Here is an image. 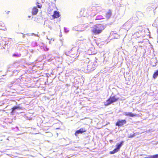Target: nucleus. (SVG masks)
I'll return each instance as SVG.
<instances>
[{"instance_id": "obj_19", "label": "nucleus", "mask_w": 158, "mask_h": 158, "mask_svg": "<svg viewBox=\"0 0 158 158\" xmlns=\"http://www.w3.org/2000/svg\"><path fill=\"white\" fill-rule=\"evenodd\" d=\"M51 40L52 41V39H51Z\"/></svg>"}, {"instance_id": "obj_8", "label": "nucleus", "mask_w": 158, "mask_h": 158, "mask_svg": "<svg viewBox=\"0 0 158 158\" xmlns=\"http://www.w3.org/2000/svg\"><path fill=\"white\" fill-rule=\"evenodd\" d=\"M32 14L33 15H36L38 12V9L35 7H34L32 9Z\"/></svg>"}, {"instance_id": "obj_16", "label": "nucleus", "mask_w": 158, "mask_h": 158, "mask_svg": "<svg viewBox=\"0 0 158 158\" xmlns=\"http://www.w3.org/2000/svg\"><path fill=\"white\" fill-rule=\"evenodd\" d=\"M145 158H152V157L151 156H150L147 157H145Z\"/></svg>"}, {"instance_id": "obj_10", "label": "nucleus", "mask_w": 158, "mask_h": 158, "mask_svg": "<svg viewBox=\"0 0 158 158\" xmlns=\"http://www.w3.org/2000/svg\"><path fill=\"white\" fill-rule=\"evenodd\" d=\"M158 75V69L156 70V71L154 72V74L153 75V78L154 79L156 78Z\"/></svg>"}, {"instance_id": "obj_12", "label": "nucleus", "mask_w": 158, "mask_h": 158, "mask_svg": "<svg viewBox=\"0 0 158 158\" xmlns=\"http://www.w3.org/2000/svg\"><path fill=\"white\" fill-rule=\"evenodd\" d=\"M135 133H134L133 134H130L128 136V138H132L134 137L135 135Z\"/></svg>"}, {"instance_id": "obj_15", "label": "nucleus", "mask_w": 158, "mask_h": 158, "mask_svg": "<svg viewBox=\"0 0 158 158\" xmlns=\"http://www.w3.org/2000/svg\"><path fill=\"white\" fill-rule=\"evenodd\" d=\"M37 6L39 8H41V5H37Z\"/></svg>"}, {"instance_id": "obj_7", "label": "nucleus", "mask_w": 158, "mask_h": 158, "mask_svg": "<svg viewBox=\"0 0 158 158\" xmlns=\"http://www.w3.org/2000/svg\"><path fill=\"white\" fill-rule=\"evenodd\" d=\"M125 115L126 116H129L131 117H134L137 116V114L132 113L130 112H125Z\"/></svg>"}, {"instance_id": "obj_17", "label": "nucleus", "mask_w": 158, "mask_h": 158, "mask_svg": "<svg viewBox=\"0 0 158 158\" xmlns=\"http://www.w3.org/2000/svg\"><path fill=\"white\" fill-rule=\"evenodd\" d=\"M92 54V53H89V54H89V55H92V54L93 55V54Z\"/></svg>"}, {"instance_id": "obj_4", "label": "nucleus", "mask_w": 158, "mask_h": 158, "mask_svg": "<svg viewBox=\"0 0 158 158\" xmlns=\"http://www.w3.org/2000/svg\"><path fill=\"white\" fill-rule=\"evenodd\" d=\"M127 121L125 119L118 120L115 123V125L119 127H121L123 126L124 124H126Z\"/></svg>"}, {"instance_id": "obj_9", "label": "nucleus", "mask_w": 158, "mask_h": 158, "mask_svg": "<svg viewBox=\"0 0 158 158\" xmlns=\"http://www.w3.org/2000/svg\"><path fill=\"white\" fill-rule=\"evenodd\" d=\"M53 16L55 18H58L59 16V12L57 11H55Z\"/></svg>"}, {"instance_id": "obj_1", "label": "nucleus", "mask_w": 158, "mask_h": 158, "mask_svg": "<svg viewBox=\"0 0 158 158\" xmlns=\"http://www.w3.org/2000/svg\"><path fill=\"white\" fill-rule=\"evenodd\" d=\"M119 100V98L116 97L115 95L110 96L108 100L106 101L105 106H107Z\"/></svg>"}, {"instance_id": "obj_11", "label": "nucleus", "mask_w": 158, "mask_h": 158, "mask_svg": "<svg viewBox=\"0 0 158 158\" xmlns=\"http://www.w3.org/2000/svg\"><path fill=\"white\" fill-rule=\"evenodd\" d=\"M20 107H19V106H15L11 108L12 112H13L14 111V110H15L16 109H20Z\"/></svg>"}, {"instance_id": "obj_2", "label": "nucleus", "mask_w": 158, "mask_h": 158, "mask_svg": "<svg viewBox=\"0 0 158 158\" xmlns=\"http://www.w3.org/2000/svg\"><path fill=\"white\" fill-rule=\"evenodd\" d=\"M104 29L103 26L101 24H97L92 29V32L95 34H99Z\"/></svg>"}, {"instance_id": "obj_5", "label": "nucleus", "mask_w": 158, "mask_h": 158, "mask_svg": "<svg viewBox=\"0 0 158 158\" xmlns=\"http://www.w3.org/2000/svg\"><path fill=\"white\" fill-rule=\"evenodd\" d=\"M86 130L84 128H82L79 129V130H77L75 132V136H77L79 134H82L83 133L86 132Z\"/></svg>"}, {"instance_id": "obj_18", "label": "nucleus", "mask_w": 158, "mask_h": 158, "mask_svg": "<svg viewBox=\"0 0 158 158\" xmlns=\"http://www.w3.org/2000/svg\"><path fill=\"white\" fill-rule=\"evenodd\" d=\"M51 40L52 41V39H51Z\"/></svg>"}, {"instance_id": "obj_6", "label": "nucleus", "mask_w": 158, "mask_h": 158, "mask_svg": "<svg viewBox=\"0 0 158 158\" xmlns=\"http://www.w3.org/2000/svg\"><path fill=\"white\" fill-rule=\"evenodd\" d=\"M87 67H88V69L89 70H93L95 68V65L92 62H90L88 63Z\"/></svg>"}, {"instance_id": "obj_13", "label": "nucleus", "mask_w": 158, "mask_h": 158, "mask_svg": "<svg viewBox=\"0 0 158 158\" xmlns=\"http://www.w3.org/2000/svg\"><path fill=\"white\" fill-rule=\"evenodd\" d=\"M152 158H157L158 157V154H156L155 155H153L152 156H151Z\"/></svg>"}, {"instance_id": "obj_14", "label": "nucleus", "mask_w": 158, "mask_h": 158, "mask_svg": "<svg viewBox=\"0 0 158 158\" xmlns=\"http://www.w3.org/2000/svg\"><path fill=\"white\" fill-rule=\"evenodd\" d=\"M13 55L15 56H19L20 55L18 54H14Z\"/></svg>"}, {"instance_id": "obj_3", "label": "nucleus", "mask_w": 158, "mask_h": 158, "mask_svg": "<svg viewBox=\"0 0 158 158\" xmlns=\"http://www.w3.org/2000/svg\"><path fill=\"white\" fill-rule=\"evenodd\" d=\"M123 141H122L119 143H118L116 144V148L114 149L113 151L110 152V154H114L118 152L122 145L123 144Z\"/></svg>"}]
</instances>
